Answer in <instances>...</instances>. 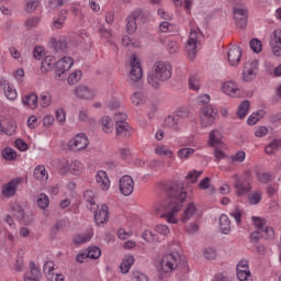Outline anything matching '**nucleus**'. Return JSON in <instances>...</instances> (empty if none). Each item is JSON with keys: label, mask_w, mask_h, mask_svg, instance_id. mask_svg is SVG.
I'll use <instances>...</instances> for the list:
<instances>
[{"label": "nucleus", "mask_w": 281, "mask_h": 281, "mask_svg": "<svg viewBox=\"0 0 281 281\" xmlns=\"http://www.w3.org/2000/svg\"><path fill=\"white\" fill-rule=\"evenodd\" d=\"M249 45H250V49H252L255 54H260L262 52V42L260 40L252 38Z\"/></svg>", "instance_id": "de8ad7c7"}, {"label": "nucleus", "mask_w": 281, "mask_h": 281, "mask_svg": "<svg viewBox=\"0 0 281 281\" xmlns=\"http://www.w3.org/2000/svg\"><path fill=\"white\" fill-rule=\"evenodd\" d=\"M126 30L127 34H135L137 32V20L133 15L127 16Z\"/></svg>", "instance_id": "c9c22d12"}, {"label": "nucleus", "mask_w": 281, "mask_h": 281, "mask_svg": "<svg viewBox=\"0 0 281 281\" xmlns=\"http://www.w3.org/2000/svg\"><path fill=\"white\" fill-rule=\"evenodd\" d=\"M179 121L175 116V114H171L165 119V126L168 128H173V131H179Z\"/></svg>", "instance_id": "7c9ffc66"}, {"label": "nucleus", "mask_w": 281, "mask_h": 281, "mask_svg": "<svg viewBox=\"0 0 281 281\" xmlns=\"http://www.w3.org/2000/svg\"><path fill=\"white\" fill-rule=\"evenodd\" d=\"M172 78V66L166 61H156L151 72L147 76V82L153 89H159V82H168Z\"/></svg>", "instance_id": "f03ea898"}, {"label": "nucleus", "mask_w": 281, "mask_h": 281, "mask_svg": "<svg viewBox=\"0 0 281 281\" xmlns=\"http://www.w3.org/2000/svg\"><path fill=\"white\" fill-rule=\"evenodd\" d=\"M100 124L102 126L103 133H111L113 130V121L110 119V116H103L100 121Z\"/></svg>", "instance_id": "473e14b6"}, {"label": "nucleus", "mask_w": 281, "mask_h": 281, "mask_svg": "<svg viewBox=\"0 0 281 281\" xmlns=\"http://www.w3.org/2000/svg\"><path fill=\"white\" fill-rule=\"evenodd\" d=\"M131 67L130 78L132 82H139L142 76H144V71L142 70V64L137 61V55L135 54L131 56Z\"/></svg>", "instance_id": "0eeeda50"}, {"label": "nucleus", "mask_w": 281, "mask_h": 281, "mask_svg": "<svg viewBox=\"0 0 281 281\" xmlns=\"http://www.w3.org/2000/svg\"><path fill=\"white\" fill-rule=\"evenodd\" d=\"M83 199L87 201V203H89L90 210H95V193L93 190H87L83 192Z\"/></svg>", "instance_id": "2f4dec72"}, {"label": "nucleus", "mask_w": 281, "mask_h": 281, "mask_svg": "<svg viewBox=\"0 0 281 281\" xmlns=\"http://www.w3.org/2000/svg\"><path fill=\"white\" fill-rule=\"evenodd\" d=\"M89 240H91V236L89 234H81V235L75 236L74 244L85 245V243H89Z\"/></svg>", "instance_id": "864d4df0"}, {"label": "nucleus", "mask_w": 281, "mask_h": 281, "mask_svg": "<svg viewBox=\"0 0 281 281\" xmlns=\"http://www.w3.org/2000/svg\"><path fill=\"white\" fill-rule=\"evenodd\" d=\"M192 155H194V150L192 148H182L178 151V157L180 159H189Z\"/></svg>", "instance_id": "5fc2aeb1"}, {"label": "nucleus", "mask_w": 281, "mask_h": 281, "mask_svg": "<svg viewBox=\"0 0 281 281\" xmlns=\"http://www.w3.org/2000/svg\"><path fill=\"white\" fill-rule=\"evenodd\" d=\"M155 231L157 232V234H160V236H168V234H170V228L167 225H157Z\"/></svg>", "instance_id": "e2e57ef3"}, {"label": "nucleus", "mask_w": 281, "mask_h": 281, "mask_svg": "<svg viewBox=\"0 0 281 281\" xmlns=\"http://www.w3.org/2000/svg\"><path fill=\"white\" fill-rule=\"evenodd\" d=\"M224 93L226 95H236V91H238V86L234 81H226L222 87Z\"/></svg>", "instance_id": "cd10ccee"}, {"label": "nucleus", "mask_w": 281, "mask_h": 281, "mask_svg": "<svg viewBox=\"0 0 281 281\" xmlns=\"http://www.w3.org/2000/svg\"><path fill=\"white\" fill-rule=\"evenodd\" d=\"M2 157L7 161H14V159H16V150L11 147H7L2 150Z\"/></svg>", "instance_id": "ea45409f"}, {"label": "nucleus", "mask_w": 281, "mask_h": 281, "mask_svg": "<svg viewBox=\"0 0 281 281\" xmlns=\"http://www.w3.org/2000/svg\"><path fill=\"white\" fill-rule=\"evenodd\" d=\"M37 205L41 210H47L49 207V196L45 193L37 195Z\"/></svg>", "instance_id": "e433bc0d"}, {"label": "nucleus", "mask_w": 281, "mask_h": 281, "mask_svg": "<svg viewBox=\"0 0 281 281\" xmlns=\"http://www.w3.org/2000/svg\"><path fill=\"white\" fill-rule=\"evenodd\" d=\"M223 140V134L218 130H213L209 136V143L212 148H216Z\"/></svg>", "instance_id": "393cba45"}, {"label": "nucleus", "mask_w": 281, "mask_h": 281, "mask_svg": "<svg viewBox=\"0 0 281 281\" xmlns=\"http://www.w3.org/2000/svg\"><path fill=\"white\" fill-rule=\"evenodd\" d=\"M200 124L203 128H207V126H212L216 122V117H218V108L210 104L203 105L200 109Z\"/></svg>", "instance_id": "7ed1b4c3"}, {"label": "nucleus", "mask_w": 281, "mask_h": 281, "mask_svg": "<svg viewBox=\"0 0 281 281\" xmlns=\"http://www.w3.org/2000/svg\"><path fill=\"white\" fill-rule=\"evenodd\" d=\"M88 257L90 258V260H98V258H100V256H102V250H100V247L98 246H90L88 248Z\"/></svg>", "instance_id": "58836bf2"}, {"label": "nucleus", "mask_w": 281, "mask_h": 281, "mask_svg": "<svg viewBox=\"0 0 281 281\" xmlns=\"http://www.w3.org/2000/svg\"><path fill=\"white\" fill-rule=\"evenodd\" d=\"M167 50L169 54H177V52H179V45L177 44V41L169 40L167 43Z\"/></svg>", "instance_id": "680f3d73"}, {"label": "nucleus", "mask_w": 281, "mask_h": 281, "mask_svg": "<svg viewBox=\"0 0 281 281\" xmlns=\"http://www.w3.org/2000/svg\"><path fill=\"white\" fill-rule=\"evenodd\" d=\"M131 16L136 20L138 23H148V19H150V12L142 9H136L132 12Z\"/></svg>", "instance_id": "412c9836"}, {"label": "nucleus", "mask_w": 281, "mask_h": 281, "mask_svg": "<svg viewBox=\"0 0 281 281\" xmlns=\"http://www.w3.org/2000/svg\"><path fill=\"white\" fill-rule=\"evenodd\" d=\"M194 214H196V205H194V202H189L181 215V223H188V221H190Z\"/></svg>", "instance_id": "aec40b11"}, {"label": "nucleus", "mask_w": 281, "mask_h": 281, "mask_svg": "<svg viewBox=\"0 0 281 281\" xmlns=\"http://www.w3.org/2000/svg\"><path fill=\"white\" fill-rule=\"evenodd\" d=\"M177 262H179V255L167 254L161 259L160 269L164 273H172L177 269Z\"/></svg>", "instance_id": "423d86ee"}, {"label": "nucleus", "mask_w": 281, "mask_h": 281, "mask_svg": "<svg viewBox=\"0 0 281 281\" xmlns=\"http://www.w3.org/2000/svg\"><path fill=\"white\" fill-rule=\"evenodd\" d=\"M201 175H203V171H198V170L189 171L186 179L187 181H189V183H196Z\"/></svg>", "instance_id": "49530a36"}, {"label": "nucleus", "mask_w": 281, "mask_h": 281, "mask_svg": "<svg viewBox=\"0 0 281 281\" xmlns=\"http://www.w3.org/2000/svg\"><path fill=\"white\" fill-rule=\"evenodd\" d=\"M75 95H77L79 100H91L95 98V92L87 86H78L75 88Z\"/></svg>", "instance_id": "dca6fc26"}, {"label": "nucleus", "mask_w": 281, "mask_h": 281, "mask_svg": "<svg viewBox=\"0 0 281 281\" xmlns=\"http://www.w3.org/2000/svg\"><path fill=\"white\" fill-rule=\"evenodd\" d=\"M133 135V131L131 130V125L126 122H117L116 123V137L117 139H126Z\"/></svg>", "instance_id": "2eb2a0df"}, {"label": "nucleus", "mask_w": 281, "mask_h": 281, "mask_svg": "<svg viewBox=\"0 0 281 281\" xmlns=\"http://www.w3.org/2000/svg\"><path fill=\"white\" fill-rule=\"evenodd\" d=\"M173 115L176 116V120L181 124L183 120H188L190 111H188L187 108H179Z\"/></svg>", "instance_id": "4c0bfd02"}, {"label": "nucleus", "mask_w": 281, "mask_h": 281, "mask_svg": "<svg viewBox=\"0 0 281 281\" xmlns=\"http://www.w3.org/2000/svg\"><path fill=\"white\" fill-rule=\"evenodd\" d=\"M49 104H52V94H49V92H43L40 95V106L47 109Z\"/></svg>", "instance_id": "79ce46f5"}, {"label": "nucleus", "mask_w": 281, "mask_h": 281, "mask_svg": "<svg viewBox=\"0 0 281 281\" xmlns=\"http://www.w3.org/2000/svg\"><path fill=\"white\" fill-rule=\"evenodd\" d=\"M97 183H99L101 190H109L111 188V180H109V175L104 170H99L95 176Z\"/></svg>", "instance_id": "6ab92c4d"}, {"label": "nucleus", "mask_w": 281, "mask_h": 281, "mask_svg": "<svg viewBox=\"0 0 281 281\" xmlns=\"http://www.w3.org/2000/svg\"><path fill=\"white\" fill-rule=\"evenodd\" d=\"M236 271H237V279L239 281H251L249 280L251 278V271L243 270L240 268L236 269Z\"/></svg>", "instance_id": "09e8293b"}, {"label": "nucleus", "mask_w": 281, "mask_h": 281, "mask_svg": "<svg viewBox=\"0 0 281 281\" xmlns=\"http://www.w3.org/2000/svg\"><path fill=\"white\" fill-rule=\"evenodd\" d=\"M251 220L256 231L261 232L262 238L266 240H273L276 238V231H273V227L267 226V220L259 216H252Z\"/></svg>", "instance_id": "20e7f679"}, {"label": "nucleus", "mask_w": 281, "mask_h": 281, "mask_svg": "<svg viewBox=\"0 0 281 281\" xmlns=\"http://www.w3.org/2000/svg\"><path fill=\"white\" fill-rule=\"evenodd\" d=\"M134 263H135V258L133 256H128L120 265L121 273H128V271H131V267H133Z\"/></svg>", "instance_id": "c85d7f7f"}, {"label": "nucleus", "mask_w": 281, "mask_h": 281, "mask_svg": "<svg viewBox=\"0 0 281 281\" xmlns=\"http://www.w3.org/2000/svg\"><path fill=\"white\" fill-rule=\"evenodd\" d=\"M74 67V58L63 57L58 61L54 63L53 69L56 80H65V74Z\"/></svg>", "instance_id": "39448f33"}, {"label": "nucleus", "mask_w": 281, "mask_h": 281, "mask_svg": "<svg viewBox=\"0 0 281 281\" xmlns=\"http://www.w3.org/2000/svg\"><path fill=\"white\" fill-rule=\"evenodd\" d=\"M204 258L206 260H214L216 258V249H214V248H206L204 250Z\"/></svg>", "instance_id": "69168bd1"}, {"label": "nucleus", "mask_w": 281, "mask_h": 281, "mask_svg": "<svg viewBox=\"0 0 281 281\" xmlns=\"http://www.w3.org/2000/svg\"><path fill=\"white\" fill-rule=\"evenodd\" d=\"M161 190L166 194V199L161 202L160 207L157 209L165 214L160 215V218H166L167 223L172 225L177 224L176 214H179L183 210L186 203L190 201V195L186 190V182L183 181H168L161 184Z\"/></svg>", "instance_id": "f257e3e1"}, {"label": "nucleus", "mask_w": 281, "mask_h": 281, "mask_svg": "<svg viewBox=\"0 0 281 281\" xmlns=\"http://www.w3.org/2000/svg\"><path fill=\"white\" fill-rule=\"evenodd\" d=\"M23 104L30 106V109H36L38 106V95L36 93H30L22 98Z\"/></svg>", "instance_id": "b1692460"}, {"label": "nucleus", "mask_w": 281, "mask_h": 281, "mask_svg": "<svg viewBox=\"0 0 281 281\" xmlns=\"http://www.w3.org/2000/svg\"><path fill=\"white\" fill-rule=\"evenodd\" d=\"M21 181H23L22 178H15L9 181L3 188H2V195L10 198L14 196L16 194V188L21 186Z\"/></svg>", "instance_id": "f8f14e48"}, {"label": "nucleus", "mask_w": 281, "mask_h": 281, "mask_svg": "<svg viewBox=\"0 0 281 281\" xmlns=\"http://www.w3.org/2000/svg\"><path fill=\"white\" fill-rule=\"evenodd\" d=\"M50 47L57 54H65L67 52V42L65 40L50 38Z\"/></svg>", "instance_id": "4be33fe9"}, {"label": "nucleus", "mask_w": 281, "mask_h": 281, "mask_svg": "<svg viewBox=\"0 0 281 281\" xmlns=\"http://www.w3.org/2000/svg\"><path fill=\"white\" fill-rule=\"evenodd\" d=\"M256 71H258V59L246 63L243 71L244 82H251L256 80Z\"/></svg>", "instance_id": "6e6552de"}, {"label": "nucleus", "mask_w": 281, "mask_h": 281, "mask_svg": "<svg viewBox=\"0 0 281 281\" xmlns=\"http://www.w3.org/2000/svg\"><path fill=\"white\" fill-rule=\"evenodd\" d=\"M227 58L232 67L238 65V63H240V58H243V49L240 48V46L233 45L232 48H229L228 50Z\"/></svg>", "instance_id": "ddd939ff"}, {"label": "nucleus", "mask_w": 281, "mask_h": 281, "mask_svg": "<svg viewBox=\"0 0 281 281\" xmlns=\"http://www.w3.org/2000/svg\"><path fill=\"white\" fill-rule=\"evenodd\" d=\"M270 45H281V30H274L270 38Z\"/></svg>", "instance_id": "4d7b16f0"}, {"label": "nucleus", "mask_w": 281, "mask_h": 281, "mask_svg": "<svg viewBox=\"0 0 281 281\" xmlns=\"http://www.w3.org/2000/svg\"><path fill=\"white\" fill-rule=\"evenodd\" d=\"M257 179L260 183H271L276 179V177L269 172H258Z\"/></svg>", "instance_id": "37998d69"}, {"label": "nucleus", "mask_w": 281, "mask_h": 281, "mask_svg": "<svg viewBox=\"0 0 281 281\" xmlns=\"http://www.w3.org/2000/svg\"><path fill=\"white\" fill-rule=\"evenodd\" d=\"M69 172L71 175H80L82 172V162L75 160L69 165Z\"/></svg>", "instance_id": "c03bdc74"}, {"label": "nucleus", "mask_w": 281, "mask_h": 281, "mask_svg": "<svg viewBox=\"0 0 281 281\" xmlns=\"http://www.w3.org/2000/svg\"><path fill=\"white\" fill-rule=\"evenodd\" d=\"M33 177L36 179V181H43V179H47V170L45 169V166L35 167Z\"/></svg>", "instance_id": "c756f323"}, {"label": "nucleus", "mask_w": 281, "mask_h": 281, "mask_svg": "<svg viewBox=\"0 0 281 281\" xmlns=\"http://www.w3.org/2000/svg\"><path fill=\"white\" fill-rule=\"evenodd\" d=\"M11 212L13 216L16 218V221H20V218H23V215L25 214L23 206L16 203L11 205Z\"/></svg>", "instance_id": "a19ab883"}, {"label": "nucleus", "mask_w": 281, "mask_h": 281, "mask_svg": "<svg viewBox=\"0 0 281 281\" xmlns=\"http://www.w3.org/2000/svg\"><path fill=\"white\" fill-rule=\"evenodd\" d=\"M4 95L5 98H8V100H16V90L14 89V87L8 83L7 86H4Z\"/></svg>", "instance_id": "8fccbe9b"}, {"label": "nucleus", "mask_w": 281, "mask_h": 281, "mask_svg": "<svg viewBox=\"0 0 281 281\" xmlns=\"http://www.w3.org/2000/svg\"><path fill=\"white\" fill-rule=\"evenodd\" d=\"M265 115H267L265 110H258L249 115L247 124H249V126H254V124H258V122H260Z\"/></svg>", "instance_id": "a878e982"}, {"label": "nucleus", "mask_w": 281, "mask_h": 281, "mask_svg": "<svg viewBox=\"0 0 281 281\" xmlns=\"http://www.w3.org/2000/svg\"><path fill=\"white\" fill-rule=\"evenodd\" d=\"M234 188L237 196H245L251 192V183L243 182L241 180L236 179Z\"/></svg>", "instance_id": "a211bd4d"}, {"label": "nucleus", "mask_w": 281, "mask_h": 281, "mask_svg": "<svg viewBox=\"0 0 281 281\" xmlns=\"http://www.w3.org/2000/svg\"><path fill=\"white\" fill-rule=\"evenodd\" d=\"M94 223L97 225L109 223V206H106V204H103L101 209L94 211Z\"/></svg>", "instance_id": "4468645a"}, {"label": "nucleus", "mask_w": 281, "mask_h": 281, "mask_svg": "<svg viewBox=\"0 0 281 281\" xmlns=\"http://www.w3.org/2000/svg\"><path fill=\"white\" fill-rule=\"evenodd\" d=\"M233 15H234L237 27H240V30H245L247 27V16H248L247 9L235 7L233 9Z\"/></svg>", "instance_id": "9b49d317"}, {"label": "nucleus", "mask_w": 281, "mask_h": 281, "mask_svg": "<svg viewBox=\"0 0 281 281\" xmlns=\"http://www.w3.org/2000/svg\"><path fill=\"white\" fill-rule=\"evenodd\" d=\"M54 63H56V59L54 58V56H46L43 60H42V70L43 71H49V69H54Z\"/></svg>", "instance_id": "72a5a7b5"}, {"label": "nucleus", "mask_w": 281, "mask_h": 281, "mask_svg": "<svg viewBox=\"0 0 281 281\" xmlns=\"http://www.w3.org/2000/svg\"><path fill=\"white\" fill-rule=\"evenodd\" d=\"M248 201L250 205H258V203L262 201V193H260L259 191H256L251 194H248Z\"/></svg>", "instance_id": "3c124183"}, {"label": "nucleus", "mask_w": 281, "mask_h": 281, "mask_svg": "<svg viewBox=\"0 0 281 281\" xmlns=\"http://www.w3.org/2000/svg\"><path fill=\"white\" fill-rule=\"evenodd\" d=\"M68 146L71 150H85V148L89 146V138L85 133L78 134L75 138L68 142Z\"/></svg>", "instance_id": "1a4fd4ad"}, {"label": "nucleus", "mask_w": 281, "mask_h": 281, "mask_svg": "<svg viewBox=\"0 0 281 281\" xmlns=\"http://www.w3.org/2000/svg\"><path fill=\"white\" fill-rule=\"evenodd\" d=\"M186 49L189 56H196V44L194 42H187Z\"/></svg>", "instance_id": "0e129e2a"}, {"label": "nucleus", "mask_w": 281, "mask_h": 281, "mask_svg": "<svg viewBox=\"0 0 281 281\" xmlns=\"http://www.w3.org/2000/svg\"><path fill=\"white\" fill-rule=\"evenodd\" d=\"M220 232L225 235L232 232V221H229V217L226 214L220 216Z\"/></svg>", "instance_id": "5701e85b"}, {"label": "nucleus", "mask_w": 281, "mask_h": 281, "mask_svg": "<svg viewBox=\"0 0 281 281\" xmlns=\"http://www.w3.org/2000/svg\"><path fill=\"white\" fill-rule=\"evenodd\" d=\"M237 181H241L244 183H251V181H254V176H251V171L247 170L244 171L240 178H237Z\"/></svg>", "instance_id": "bf43d9fd"}, {"label": "nucleus", "mask_w": 281, "mask_h": 281, "mask_svg": "<svg viewBox=\"0 0 281 281\" xmlns=\"http://www.w3.org/2000/svg\"><path fill=\"white\" fill-rule=\"evenodd\" d=\"M281 148V139H273L268 146L265 148V153L267 155H273V150H280Z\"/></svg>", "instance_id": "f704fd0d"}, {"label": "nucleus", "mask_w": 281, "mask_h": 281, "mask_svg": "<svg viewBox=\"0 0 281 281\" xmlns=\"http://www.w3.org/2000/svg\"><path fill=\"white\" fill-rule=\"evenodd\" d=\"M38 23H41L40 16H33L25 21V26L27 30H32V27H37Z\"/></svg>", "instance_id": "6e6d98bb"}, {"label": "nucleus", "mask_w": 281, "mask_h": 281, "mask_svg": "<svg viewBox=\"0 0 281 281\" xmlns=\"http://www.w3.org/2000/svg\"><path fill=\"white\" fill-rule=\"evenodd\" d=\"M38 8V0H27L26 1V12H34Z\"/></svg>", "instance_id": "338daca9"}, {"label": "nucleus", "mask_w": 281, "mask_h": 281, "mask_svg": "<svg viewBox=\"0 0 281 281\" xmlns=\"http://www.w3.org/2000/svg\"><path fill=\"white\" fill-rule=\"evenodd\" d=\"M67 227V222L65 220H59L56 222V224L52 227V234L56 236L58 232H63Z\"/></svg>", "instance_id": "603ef678"}, {"label": "nucleus", "mask_w": 281, "mask_h": 281, "mask_svg": "<svg viewBox=\"0 0 281 281\" xmlns=\"http://www.w3.org/2000/svg\"><path fill=\"white\" fill-rule=\"evenodd\" d=\"M82 78V71L77 70L68 77V85H76Z\"/></svg>", "instance_id": "13d9d810"}, {"label": "nucleus", "mask_w": 281, "mask_h": 281, "mask_svg": "<svg viewBox=\"0 0 281 281\" xmlns=\"http://www.w3.org/2000/svg\"><path fill=\"white\" fill-rule=\"evenodd\" d=\"M142 238L147 243H159V236H157L155 233L150 231H145L142 234Z\"/></svg>", "instance_id": "a18cd8bd"}, {"label": "nucleus", "mask_w": 281, "mask_h": 281, "mask_svg": "<svg viewBox=\"0 0 281 281\" xmlns=\"http://www.w3.org/2000/svg\"><path fill=\"white\" fill-rule=\"evenodd\" d=\"M67 1L69 0H48V5L52 10H58V8H63Z\"/></svg>", "instance_id": "052dcab7"}, {"label": "nucleus", "mask_w": 281, "mask_h": 281, "mask_svg": "<svg viewBox=\"0 0 281 281\" xmlns=\"http://www.w3.org/2000/svg\"><path fill=\"white\" fill-rule=\"evenodd\" d=\"M120 192L124 196H131L133 194V190H135V182L133 181V178L131 176H123L120 179Z\"/></svg>", "instance_id": "9d476101"}, {"label": "nucleus", "mask_w": 281, "mask_h": 281, "mask_svg": "<svg viewBox=\"0 0 281 281\" xmlns=\"http://www.w3.org/2000/svg\"><path fill=\"white\" fill-rule=\"evenodd\" d=\"M43 274L41 273V268L36 266L34 261H30V276L25 274V281H40Z\"/></svg>", "instance_id": "f3484780"}, {"label": "nucleus", "mask_w": 281, "mask_h": 281, "mask_svg": "<svg viewBox=\"0 0 281 281\" xmlns=\"http://www.w3.org/2000/svg\"><path fill=\"white\" fill-rule=\"evenodd\" d=\"M249 106H250L249 100H244L239 104L237 109V117L239 120H245V117L247 116V113H249Z\"/></svg>", "instance_id": "bb28decb"}, {"label": "nucleus", "mask_w": 281, "mask_h": 281, "mask_svg": "<svg viewBox=\"0 0 281 281\" xmlns=\"http://www.w3.org/2000/svg\"><path fill=\"white\" fill-rule=\"evenodd\" d=\"M134 281H149L148 276L139 271L134 272Z\"/></svg>", "instance_id": "774afa93"}]
</instances>
